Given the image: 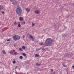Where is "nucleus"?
Here are the masks:
<instances>
[{"instance_id":"0eeeda50","label":"nucleus","mask_w":74,"mask_h":74,"mask_svg":"<svg viewBox=\"0 0 74 74\" xmlns=\"http://www.w3.org/2000/svg\"><path fill=\"white\" fill-rule=\"evenodd\" d=\"M19 20L20 21H22L23 20V17H19Z\"/></svg>"},{"instance_id":"c85d7f7f","label":"nucleus","mask_w":74,"mask_h":74,"mask_svg":"<svg viewBox=\"0 0 74 74\" xmlns=\"http://www.w3.org/2000/svg\"><path fill=\"white\" fill-rule=\"evenodd\" d=\"M55 73H56L55 71H53V73L55 74Z\"/></svg>"},{"instance_id":"f03ea898","label":"nucleus","mask_w":74,"mask_h":74,"mask_svg":"<svg viewBox=\"0 0 74 74\" xmlns=\"http://www.w3.org/2000/svg\"><path fill=\"white\" fill-rule=\"evenodd\" d=\"M16 13L19 15H21L22 13V9L19 7H17L16 10Z\"/></svg>"},{"instance_id":"cd10ccee","label":"nucleus","mask_w":74,"mask_h":74,"mask_svg":"<svg viewBox=\"0 0 74 74\" xmlns=\"http://www.w3.org/2000/svg\"><path fill=\"white\" fill-rule=\"evenodd\" d=\"M23 38H25V36L23 35Z\"/></svg>"},{"instance_id":"423d86ee","label":"nucleus","mask_w":74,"mask_h":74,"mask_svg":"<svg viewBox=\"0 0 74 74\" xmlns=\"http://www.w3.org/2000/svg\"><path fill=\"white\" fill-rule=\"evenodd\" d=\"M67 55L69 56H73V54L71 53H68Z\"/></svg>"},{"instance_id":"7c9ffc66","label":"nucleus","mask_w":74,"mask_h":74,"mask_svg":"<svg viewBox=\"0 0 74 74\" xmlns=\"http://www.w3.org/2000/svg\"><path fill=\"white\" fill-rule=\"evenodd\" d=\"M72 68H73V69H74V65H73L72 66Z\"/></svg>"},{"instance_id":"7ed1b4c3","label":"nucleus","mask_w":74,"mask_h":74,"mask_svg":"<svg viewBox=\"0 0 74 74\" xmlns=\"http://www.w3.org/2000/svg\"><path fill=\"white\" fill-rule=\"evenodd\" d=\"M13 38L14 40H18L20 39V37L18 35H15L12 37Z\"/></svg>"},{"instance_id":"a211bd4d","label":"nucleus","mask_w":74,"mask_h":74,"mask_svg":"<svg viewBox=\"0 0 74 74\" xmlns=\"http://www.w3.org/2000/svg\"><path fill=\"white\" fill-rule=\"evenodd\" d=\"M19 58L20 59H23V57L22 56H21L19 57Z\"/></svg>"},{"instance_id":"aec40b11","label":"nucleus","mask_w":74,"mask_h":74,"mask_svg":"<svg viewBox=\"0 0 74 74\" xmlns=\"http://www.w3.org/2000/svg\"><path fill=\"white\" fill-rule=\"evenodd\" d=\"M62 65L63 66H64V67H67L66 65L65 64H63Z\"/></svg>"},{"instance_id":"f257e3e1","label":"nucleus","mask_w":74,"mask_h":74,"mask_svg":"<svg viewBox=\"0 0 74 74\" xmlns=\"http://www.w3.org/2000/svg\"><path fill=\"white\" fill-rule=\"evenodd\" d=\"M53 42V39L49 38H47L45 40V43L44 44V45L45 47H48V46H50L52 45V43Z\"/></svg>"},{"instance_id":"473e14b6","label":"nucleus","mask_w":74,"mask_h":74,"mask_svg":"<svg viewBox=\"0 0 74 74\" xmlns=\"http://www.w3.org/2000/svg\"><path fill=\"white\" fill-rule=\"evenodd\" d=\"M13 51L14 52H15V50H13Z\"/></svg>"},{"instance_id":"dca6fc26","label":"nucleus","mask_w":74,"mask_h":74,"mask_svg":"<svg viewBox=\"0 0 74 74\" xmlns=\"http://www.w3.org/2000/svg\"><path fill=\"white\" fill-rule=\"evenodd\" d=\"M19 49L20 51H23L22 49L21 48H19Z\"/></svg>"},{"instance_id":"a878e982","label":"nucleus","mask_w":74,"mask_h":74,"mask_svg":"<svg viewBox=\"0 0 74 74\" xmlns=\"http://www.w3.org/2000/svg\"><path fill=\"white\" fill-rule=\"evenodd\" d=\"M2 14H4V11H2Z\"/></svg>"},{"instance_id":"4be33fe9","label":"nucleus","mask_w":74,"mask_h":74,"mask_svg":"<svg viewBox=\"0 0 74 74\" xmlns=\"http://www.w3.org/2000/svg\"><path fill=\"white\" fill-rule=\"evenodd\" d=\"M18 27H20L21 26V24H19L18 25Z\"/></svg>"},{"instance_id":"bb28decb","label":"nucleus","mask_w":74,"mask_h":74,"mask_svg":"<svg viewBox=\"0 0 74 74\" xmlns=\"http://www.w3.org/2000/svg\"><path fill=\"white\" fill-rule=\"evenodd\" d=\"M10 41V39H8L7 40V41Z\"/></svg>"},{"instance_id":"c9c22d12","label":"nucleus","mask_w":74,"mask_h":74,"mask_svg":"<svg viewBox=\"0 0 74 74\" xmlns=\"http://www.w3.org/2000/svg\"><path fill=\"white\" fill-rule=\"evenodd\" d=\"M29 22V23H30V22Z\"/></svg>"},{"instance_id":"72a5a7b5","label":"nucleus","mask_w":74,"mask_h":74,"mask_svg":"<svg viewBox=\"0 0 74 74\" xmlns=\"http://www.w3.org/2000/svg\"><path fill=\"white\" fill-rule=\"evenodd\" d=\"M73 5H74V3H73Z\"/></svg>"},{"instance_id":"9d476101","label":"nucleus","mask_w":74,"mask_h":74,"mask_svg":"<svg viewBox=\"0 0 74 74\" xmlns=\"http://www.w3.org/2000/svg\"><path fill=\"white\" fill-rule=\"evenodd\" d=\"M26 11H27V12H29V11H30V8H26Z\"/></svg>"},{"instance_id":"39448f33","label":"nucleus","mask_w":74,"mask_h":74,"mask_svg":"<svg viewBox=\"0 0 74 74\" xmlns=\"http://www.w3.org/2000/svg\"><path fill=\"white\" fill-rule=\"evenodd\" d=\"M10 1L13 4H15L16 3V1L15 0H10Z\"/></svg>"},{"instance_id":"b1692460","label":"nucleus","mask_w":74,"mask_h":74,"mask_svg":"<svg viewBox=\"0 0 74 74\" xmlns=\"http://www.w3.org/2000/svg\"><path fill=\"white\" fill-rule=\"evenodd\" d=\"M40 45H44V44H43V43H40Z\"/></svg>"},{"instance_id":"6e6552de","label":"nucleus","mask_w":74,"mask_h":74,"mask_svg":"<svg viewBox=\"0 0 74 74\" xmlns=\"http://www.w3.org/2000/svg\"><path fill=\"white\" fill-rule=\"evenodd\" d=\"M4 8L3 7V6L0 5V10H4Z\"/></svg>"},{"instance_id":"4468645a","label":"nucleus","mask_w":74,"mask_h":74,"mask_svg":"<svg viewBox=\"0 0 74 74\" xmlns=\"http://www.w3.org/2000/svg\"><path fill=\"white\" fill-rule=\"evenodd\" d=\"M2 52H3V53L4 54H5L6 53V52H5V50H3Z\"/></svg>"},{"instance_id":"ddd939ff","label":"nucleus","mask_w":74,"mask_h":74,"mask_svg":"<svg viewBox=\"0 0 74 74\" xmlns=\"http://www.w3.org/2000/svg\"><path fill=\"white\" fill-rule=\"evenodd\" d=\"M62 35L64 37H67V34H62Z\"/></svg>"},{"instance_id":"412c9836","label":"nucleus","mask_w":74,"mask_h":74,"mask_svg":"<svg viewBox=\"0 0 74 74\" xmlns=\"http://www.w3.org/2000/svg\"><path fill=\"white\" fill-rule=\"evenodd\" d=\"M14 55H18V53H17V52H15L14 53Z\"/></svg>"},{"instance_id":"f3484780","label":"nucleus","mask_w":74,"mask_h":74,"mask_svg":"<svg viewBox=\"0 0 74 74\" xmlns=\"http://www.w3.org/2000/svg\"><path fill=\"white\" fill-rule=\"evenodd\" d=\"M22 48L23 49H25L26 48V47L25 46H23L22 47Z\"/></svg>"},{"instance_id":"c756f323","label":"nucleus","mask_w":74,"mask_h":74,"mask_svg":"<svg viewBox=\"0 0 74 74\" xmlns=\"http://www.w3.org/2000/svg\"><path fill=\"white\" fill-rule=\"evenodd\" d=\"M45 49H44V48H43L42 49V50H43V51H45Z\"/></svg>"},{"instance_id":"f704fd0d","label":"nucleus","mask_w":74,"mask_h":74,"mask_svg":"<svg viewBox=\"0 0 74 74\" xmlns=\"http://www.w3.org/2000/svg\"><path fill=\"white\" fill-rule=\"evenodd\" d=\"M24 23H25V22H24Z\"/></svg>"},{"instance_id":"9b49d317","label":"nucleus","mask_w":74,"mask_h":74,"mask_svg":"<svg viewBox=\"0 0 74 74\" xmlns=\"http://www.w3.org/2000/svg\"><path fill=\"white\" fill-rule=\"evenodd\" d=\"M35 14H39L40 12H39V11L38 10H36L35 11Z\"/></svg>"},{"instance_id":"1a4fd4ad","label":"nucleus","mask_w":74,"mask_h":74,"mask_svg":"<svg viewBox=\"0 0 74 74\" xmlns=\"http://www.w3.org/2000/svg\"><path fill=\"white\" fill-rule=\"evenodd\" d=\"M35 56L36 57V58H37L40 56V55L38 54H35Z\"/></svg>"},{"instance_id":"6ab92c4d","label":"nucleus","mask_w":74,"mask_h":74,"mask_svg":"<svg viewBox=\"0 0 74 74\" xmlns=\"http://www.w3.org/2000/svg\"><path fill=\"white\" fill-rule=\"evenodd\" d=\"M36 64L38 66H40V64H38V63H36Z\"/></svg>"},{"instance_id":"5701e85b","label":"nucleus","mask_w":74,"mask_h":74,"mask_svg":"<svg viewBox=\"0 0 74 74\" xmlns=\"http://www.w3.org/2000/svg\"><path fill=\"white\" fill-rule=\"evenodd\" d=\"M32 26H34L35 25V24H34V23H32Z\"/></svg>"},{"instance_id":"393cba45","label":"nucleus","mask_w":74,"mask_h":74,"mask_svg":"<svg viewBox=\"0 0 74 74\" xmlns=\"http://www.w3.org/2000/svg\"><path fill=\"white\" fill-rule=\"evenodd\" d=\"M13 63H16V61H14L13 62Z\"/></svg>"},{"instance_id":"2eb2a0df","label":"nucleus","mask_w":74,"mask_h":74,"mask_svg":"<svg viewBox=\"0 0 74 74\" xmlns=\"http://www.w3.org/2000/svg\"><path fill=\"white\" fill-rule=\"evenodd\" d=\"M23 55L24 56H26V54L25 53H23Z\"/></svg>"},{"instance_id":"f8f14e48","label":"nucleus","mask_w":74,"mask_h":74,"mask_svg":"<svg viewBox=\"0 0 74 74\" xmlns=\"http://www.w3.org/2000/svg\"><path fill=\"white\" fill-rule=\"evenodd\" d=\"M9 53H10V54H12L13 55V51L11 50L9 52Z\"/></svg>"},{"instance_id":"2f4dec72","label":"nucleus","mask_w":74,"mask_h":74,"mask_svg":"<svg viewBox=\"0 0 74 74\" xmlns=\"http://www.w3.org/2000/svg\"><path fill=\"white\" fill-rule=\"evenodd\" d=\"M16 22H15L14 23V25H15V24H16Z\"/></svg>"},{"instance_id":"20e7f679","label":"nucleus","mask_w":74,"mask_h":74,"mask_svg":"<svg viewBox=\"0 0 74 74\" xmlns=\"http://www.w3.org/2000/svg\"><path fill=\"white\" fill-rule=\"evenodd\" d=\"M29 38L31 39L32 41H34V39H35V37H34L32 35H30L29 36Z\"/></svg>"}]
</instances>
